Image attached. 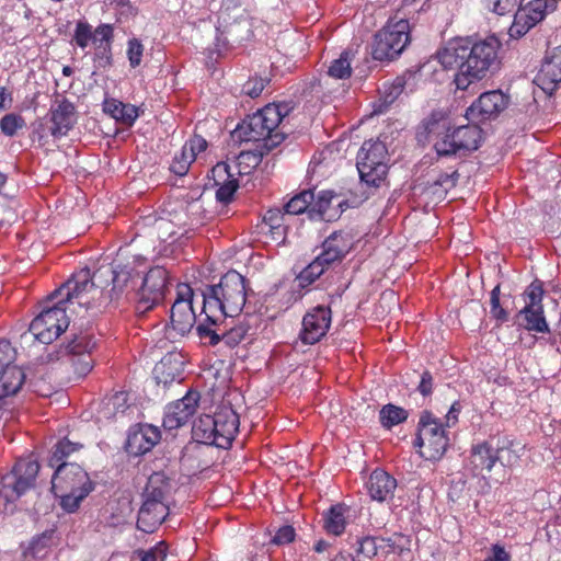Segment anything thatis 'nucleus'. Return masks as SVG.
Wrapping results in <instances>:
<instances>
[{
  "instance_id": "nucleus-36",
  "label": "nucleus",
  "mask_w": 561,
  "mask_h": 561,
  "mask_svg": "<svg viewBox=\"0 0 561 561\" xmlns=\"http://www.w3.org/2000/svg\"><path fill=\"white\" fill-rule=\"evenodd\" d=\"M380 423L386 428H391L403 423L408 419V412L394 404H386L379 412Z\"/></svg>"
},
{
  "instance_id": "nucleus-8",
  "label": "nucleus",
  "mask_w": 561,
  "mask_h": 561,
  "mask_svg": "<svg viewBox=\"0 0 561 561\" xmlns=\"http://www.w3.org/2000/svg\"><path fill=\"white\" fill-rule=\"evenodd\" d=\"M257 163V156L251 152H241L232 161L217 163L211 169L215 185L218 187L217 199L225 204L229 203L239 186L236 175L249 174Z\"/></svg>"
},
{
  "instance_id": "nucleus-23",
  "label": "nucleus",
  "mask_w": 561,
  "mask_h": 561,
  "mask_svg": "<svg viewBox=\"0 0 561 561\" xmlns=\"http://www.w3.org/2000/svg\"><path fill=\"white\" fill-rule=\"evenodd\" d=\"M50 114V134L55 138L66 136L77 122V115L73 104L66 100L56 101L49 110Z\"/></svg>"
},
{
  "instance_id": "nucleus-12",
  "label": "nucleus",
  "mask_w": 561,
  "mask_h": 561,
  "mask_svg": "<svg viewBox=\"0 0 561 561\" xmlns=\"http://www.w3.org/2000/svg\"><path fill=\"white\" fill-rule=\"evenodd\" d=\"M410 39V24L405 19H390L375 35L373 57L377 60L392 59L404 49Z\"/></svg>"
},
{
  "instance_id": "nucleus-1",
  "label": "nucleus",
  "mask_w": 561,
  "mask_h": 561,
  "mask_svg": "<svg viewBox=\"0 0 561 561\" xmlns=\"http://www.w3.org/2000/svg\"><path fill=\"white\" fill-rule=\"evenodd\" d=\"M101 293L90 280V270L82 268L75 273L67 283L49 295V299H58L51 307L45 308L30 324L34 339L43 344L54 342L69 327L66 305L77 304L91 309L95 295Z\"/></svg>"
},
{
  "instance_id": "nucleus-15",
  "label": "nucleus",
  "mask_w": 561,
  "mask_h": 561,
  "mask_svg": "<svg viewBox=\"0 0 561 561\" xmlns=\"http://www.w3.org/2000/svg\"><path fill=\"white\" fill-rule=\"evenodd\" d=\"M286 113V106L268 104L249 116L244 126L248 129L244 131L245 139L248 141H257L268 137L279 125Z\"/></svg>"
},
{
  "instance_id": "nucleus-18",
  "label": "nucleus",
  "mask_w": 561,
  "mask_h": 561,
  "mask_svg": "<svg viewBox=\"0 0 561 561\" xmlns=\"http://www.w3.org/2000/svg\"><path fill=\"white\" fill-rule=\"evenodd\" d=\"M331 309L324 306H317L310 309L302 319V328L299 339L304 344L319 342L328 332L331 325Z\"/></svg>"
},
{
  "instance_id": "nucleus-54",
  "label": "nucleus",
  "mask_w": 561,
  "mask_h": 561,
  "mask_svg": "<svg viewBox=\"0 0 561 561\" xmlns=\"http://www.w3.org/2000/svg\"><path fill=\"white\" fill-rule=\"evenodd\" d=\"M512 556L501 543H493L482 561H511Z\"/></svg>"
},
{
  "instance_id": "nucleus-58",
  "label": "nucleus",
  "mask_w": 561,
  "mask_h": 561,
  "mask_svg": "<svg viewBox=\"0 0 561 561\" xmlns=\"http://www.w3.org/2000/svg\"><path fill=\"white\" fill-rule=\"evenodd\" d=\"M113 37V28L108 24H102L98 26L93 34V42L96 43L98 41L110 43Z\"/></svg>"
},
{
  "instance_id": "nucleus-59",
  "label": "nucleus",
  "mask_w": 561,
  "mask_h": 561,
  "mask_svg": "<svg viewBox=\"0 0 561 561\" xmlns=\"http://www.w3.org/2000/svg\"><path fill=\"white\" fill-rule=\"evenodd\" d=\"M247 333L243 327L231 328L227 333H222L228 344H238L241 342Z\"/></svg>"
},
{
  "instance_id": "nucleus-20",
  "label": "nucleus",
  "mask_w": 561,
  "mask_h": 561,
  "mask_svg": "<svg viewBox=\"0 0 561 561\" xmlns=\"http://www.w3.org/2000/svg\"><path fill=\"white\" fill-rule=\"evenodd\" d=\"M425 129L431 141H433L434 149L438 156H451L457 152H443L437 147L439 142L444 141L446 145H457L454 131L450 127L448 116L443 112H433L425 122Z\"/></svg>"
},
{
  "instance_id": "nucleus-48",
  "label": "nucleus",
  "mask_w": 561,
  "mask_h": 561,
  "mask_svg": "<svg viewBox=\"0 0 561 561\" xmlns=\"http://www.w3.org/2000/svg\"><path fill=\"white\" fill-rule=\"evenodd\" d=\"M523 0H488L489 8L499 15L514 12Z\"/></svg>"
},
{
  "instance_id": "nucleus-56",
  "label": "nucleus",
  "mask_w": 561,
  "mask_h": 561,
  "mask_svg": "<svg viewBox=\"0 0 561 561\" xmlns=\"http://www.w3.org/2000/svg\"><path fill=\"white\" fill-rule=\"evenodd\" d=\"M165 557L167 547L163 542H159L144 553L141 561H164Z\"/></svg>"
},
{
  "instance_id": "nucleus-41",
  "label": "nucleus",
  "mask_w": 561,
  "mask_h": 561,
  "mask_svg": "<svg viewBox=\"0 0 561 561\" xmlns=\"http://www.w3.org/2000/svg\"><path fill=\"white\" fill-rule=\"evenodd\" d=\"M95 342L89 333H81L75 336L67 345L68 353L71 355L91 354Z\"/></svg>"
},
{
  "instance_id": "nucleus-34",
  "label": "nucleus",
  "mask_w": 561,
  "mask_h": 561,
  "mask_svg": "<svg viewBox=\"0 0 561 561\" xmlns=\"http://www.w3.org/2000/svg\"><path fill=\"white\" fill-rule=\"evenodd\" d=\"M357 545L356 553L366 559H371L383 548L390 547V539L366 536L359 539Z\"/></svg>"
},
{
  "instance_id": "nucleus-10",
  "label": "nucleus",
  "mask_w": 561,
  "mask_h": 561,
  "mask_svg": "<svg viewBox=\"0 0 561 561\" xmlns=\"http://www.w3.org/2000/svg\"><path fill=\"white\" fill-rule=\"evenodd\" d=\"M449 438L442 422L431 412H422L414 446L426 460H438L445 454Z\"/></svg>"
},
{
  "instance_id": "nucleus-57",
  "label": "nucleus",
  "mask_w": 561,
  "mask_h": 561,
  "mask_svg": "<svg viewBox=\"0 0 561 561\" xmlns=\"http://www.w3.org/2000/svg\"><path fill=\"white\" fill-rule=\"evenodd\" d=\"M295 539V529L293 526H289V525H286V526H283L280 527L274 538H273V542L276 543V545H285V543H289L291 542L293 540Z\"/></svg>"
},
{
  "instance_id": "nucleus-63",
  "label": "nucleus",
  "mask_w": 561,
  "mask_h": 561,
  "mask_svg": "<svg viewBox=\"0 0 561 561\" xmlns=\"http://www.w3.org/2000/svg\"><path fill=\"white\" fill-rule=\"evenodd\" d=\"M456 405L457 403H454L446 415V425L448 427L454 425L458 420L459 409H457Z\"/></svg>"
},
{
  "instance_id": "nucleus-50",
  "label": "nucleus",
  "mask_w": 561,
  "mask_h": 561,
  "mask_svg": "<svg viewBox=\"0 0 561 561\" xmlns=\"http://www.w3.org/2000/svg\"><path fill=\"white\" fill-rule=\"evenodd\" d=\"M207 148V141L201 136H193L182 147L187 156H193V161L196 160L199 153L204 152Z\"/></svg>"
},
{
  "instance_id": "nucleus-25",
  "label": "nucleus",
  "mask_w": 561,
  "mask_h": 561,
  "mask_svg": "<svg viewBox=\"0 0 561 561\" xmlns=\"http://www.w3.org/2000/svg\"><path fill=\"white\" fill-rule=\"evenodd\" d=\"M353 245L354 237L350 232L335 231L322 243V252L319 256L330 265L335 261L342 260Z\"/></svg>"
},
{
  "instance_id": "nucleus-43",
  "label": "nucleus",
  "mask_w": 561,
  "mask_h": 561,
  "mask_svg": "<svg viewBox=\"0 0 561 561\" xmlns=\"http://www.w3.org/2000/svg\"><path fill=\"white\" fill-rule=\"evenodd\" d=\"M24 126L25 121L19 114L10 113L0 119V129L5 136L9 137L14 136L18 130L22 129Z\"/></svg>"
},
{
  "instance_id": "nucleus-3",
  "label": "nucleus",
  "mask_w": 561,
  "mask_h": 561,
  "mask_svg": "<svg viewBox=\"0 0 561 561\" xmlns=\"http://www.w3.org/2000/svg\"><path fill=\"white\" fill-rule=\"evenodd\" d=\"M247 301L245 279L236 272H227L217 285L208 286L202 294L205 322L217 325L226 317L238 316Z\"/></svg>"
},
{
  "instance_id": "nucleus-13",
  "label": "nucleus",
  "mask_w": 561,
  "mask_h": 561,
  "mask_svg": "<svg viewBox=\"0 0 561 561\" xmlns=\"http://www.w3.org/2000/svg\"><path fill=\"white\" fill-rule=\"evenodd\" d=\"M39 465L31 458L20 459L12 471L0 479V497L7 503L16 501L30 490L38 473Z\"/></svg>"
},
{
  "instance_id": "nucleus-62",
  "label": "nucleus",
  "mask_w": 561,
  "mask_h": 561,
  "mask_svg": "<svg viewBox=\"0 0 561 561\" xmlns=\"http://www.w3.org/2000/svg\"><path fill=\"white\" fill-rule=\"evenodd\" d=\"M12 101L11 94L5 87H0V111L10 106Z\"/></svg>"
},
{
  "instance_id": "nucleus-37",
  "label": "nucleus",
  "mask_w": 561,
  "mask_h": 561,
  "mask_svg": "<svg viewBox=\"0 0 561 561\" xmlns=\"http://www.w3.org/2000/svg\"><path fill=\"white\" fill-rule=\"evenodd\" d=\"M128 408V396L124 391L114 393L103 402V414L106 417H115L123 414Z\"/></svg>"
},
{
  "instance_id": "nucleus-6",
  "label": "nucleus",
  "mask_w": 561,
  "mask_h": 561,
  "mask_svg": "<svg viewBox=\"0 0 561 561\" xmlns=\"http://www.w3.org/2000/svg\"><path fill=\"white\" fill-rule=\"evenodd\" d=\"M194 291L187 284H179L176 287V297L171 307L170 320L174 331L180 335L188 333L197 322V332L201 337H210L211 344H217L220 340V333L215 325L205 322L203 310L197 316L193 307Z\"/></svg>"
},
{
  "instance_id": "nucleus-7",
  "label": "nucleus",
  "mask_w": 561,
  "mask_h": 561,
  "mask_svg": "<svg viewBox=\"0 0 561 561\" xmlns=\"http://www.w3.org/2000/svg\"><path fill=\"white\" fill-rule=\"evenodd\" d=\"M239 428V416L230 407L214 415H203L194 423L192 434L197 443L228 448Z\"/></svg>"
},
{
  "instance_id": "nucleus-42",
  "label": "nucleus",
  "mask_w": 561,
  "mask_h": 561,
  "mask_svg": "<svg viewBox=\"0 0 561 561\" xmlns=\"http://www.w3.org/2000/svg\"><path fill=\"white\" fill-rule=\"evenodd\" d=\"M328 75L334 79H347L352 75L350 54L344 51L333 60L328 69Z\"/></svg>"
},
{
  "instance_id": "nucleus-29",
  "label": "nucleus",
  "mask_w": 561,
  "mask_h": 561,
  "mask_svg": "<svg viewBox=\"0 0 561 561\" xmlns=\"http://www.w3.org/2000/svg\"><path fill=\"white\" fill-rule=\"evenodd\" d=\"M25 381V374L13 363L3 365L0 369V400L15 394Z\"/></svg>"
},
{
  "instance_id": "nucleus-14",
  "label": "nucleus",
  "mask_w": 561,
  "mask_h": 561,
  "mask_svg": "<svg viewBox=\"0 0 561 561\" xmlns=\"http://www.w3.org/2000/svg\"><path fill=\"white\" fill-rule=\"evenodd\" d=\"M543 295L545 290L539 280L533 282L523 293L525 306L519 310V316L524 320V329L529 332H550L542 304Z\"/></svg>"
},
{
  "instance_id": "nucleus-53",
  "label": "nucleus",
  "mask_w": 561,
  "mask_h": 561,
  "mask_svg": "<svg viewBox=\"0 0 561 561\" xmlns=\"http://www.w3.org/2000/svg\"><path fill=\"white\" fill-rule=\"evenodd\" d=\"M286 216L288 215L285 210L283 211L279 208H271L265 213L263 221L268 228H274L286 225Z\"/></svg>"
},
{
  "instance_id": "nucleus-33",
  "label": "nucleus",
  "mask_w": 561,
  "mask_h": 561,
  "mask_svg": "<svg viewBox=\"0 0 561 561\" xmlns=\"http://www.w3.org/2000/svg\"><path fill=\"white\" fill-rule=\"evenodd\" d=\"M329 267V264L318 255L297 276V284L300 288H307L313 284Z\"/></svg>"
},
{
  "instance_id": "nucleus-35",
  "label": "nucleus",
  "mask_w": 561,
  "mask_h": 561,
  "mask_svg": "<svg viewBox=\"0 0 561 561\" xmlns=\"http://www.w3.org/2000/svg\"><path fill=\"white\" fill-rule=\"evenodd\" d=\"M344 507L341 505L332 506L324 516V528L334 536L341 535L345 529Z\"/></svg>"
},
{
  "instance_id": "nucleus-9",
  "label": "nucleus",
  "mask_w": 561,
  "mask_h": 561,
  "mask_svg": "<svg viewBox=\"0 0 561 561\" xmlns=\"http://www.w3.org/2000/svg\"><path fill=\"white\" fill-rule=\"evenodd\" d=\"M90 280L101 293L95 295L92 308L104 305L107 299H118L122 295L133 288L134 277L131 270L126 266H102L93 275L90 274Z\"/></svg>"
},
{
  "instance_id": "nucleus-32",
  "label": "nucleus",
  "mask_w": 561,
  "mask_h": 561,
  "mask_svg": "<svg viewBox=\"0 0 561 561\" xmlns=\"http://www.w3.org/2000/svg\"><path fill=\"white\" fill-rule=\"evenodd\" d=\"M536 24L537 21L527 12L526 8L519 7L515 12L514 21L508 30V34L512 38H520Z\"/></svg>"
},
{
  "instance_id": "nucleus-38",
  "label": "nucleus",
  "mask_w": 561,
  "mask_h": 561,
  "mask_svg": "<svg viewBox=\"0 0 561 561\" xmlns=\"http://www.w3.org/2000/svg\"><path fill=\"white\" fill-rule=\"evenodd\" d=\"M314 199L311 191H302L295 195L285 206L284 209L287 215H299L305 213Z\"/></svg>"
},
{
  "instance_id": "nucleus-60",
  "label": "nucleus",
  "mask_w": 561,
  "mask_h": 561,
  "mask_svg": "<svg viewBox=\"0 0 561 561\" xmlns=\"http://www.w3.org/2000/svg\"><path fill=\"white\" fill-rule=\"evenodd\" d=\"M433 379L430 373H424L419 385V390L423 396H428L432 392Z\"/></svg>"
},
{
  "instance_id": "nucleus-24",
  "label": "nucleus",
  "mask_w": 561,
  "mask_h": 561,
  "mask_svg": "<svg viewBox=\"0 0 561 561\" xmlns=\"http://www.w3.org/2000/svg\"><path fill=\"white\" fill-rule=\"evenodd\" d=\"M160 440L158 427L145 424L129 432L126 440V450L138 456L150 451Z\"/></svg>"
},
{
  "instance_id": "nucleus-44",
  "label": "nucleus",
  "mask_w": 561,
  "mask_h": 561,
  "mask_svg": "<svg viewBox=\"0 0 561 561\" xmlns=\"http://www.w3.org/2000/svg\"><path fill=\"white\" fill-rule=\"evenodd\" d=\"M336 197L337 196L331 191L319 192L317 199L311 206V211H317L322 218H324L333 199Z\"/></svg>"
},
{
  "instance_id": "nucleus-11",
  "label": "nucleus",
  "mask_w": 561,
  "mask_h": 561,
  "mask_svg": "<svg viewBox=\"0 0 561 561\" xmlns=\"http://www.w3.org/2000/svg\"><path fill=\"white\" fill-rule=\"evenodd\" d=\"M387 149L379 140H368L363 144L357 153V170L360 180L370 186H379L388 172Z\"/></svg>"
},
{
  "instance_id": "nucleus-4",
  "label": "nucleus",
  "mask_w": 561,
  "mask_h": 561,
  "mask_svg": "<svg viewBox=\"0 0 561 561\" xmlns=\"http://www.w3.org/2000/svg\"><path fill=\"white\" fill-rule=\"evenodd\" d=\"M51 490L60 499V506L68 513L76 512L92 492L93 483L88 472L77 463L62 462L51 479Z\"/></svg>"
},
{
  "instance_id": "nucleus-5",
  "label": "nucleus",
  "mask_w": 561,
  "mask_h": 561,
  "mask_svg": "<svg viewBox=\"0 0 561 561\" xmlns=\"http://www.w3.org/2000/svg\"><path fill=\"white\" fill-rule=\"evenodd\" d=\"M170 490L171 484L164 473L154 472L149 477L138 512V529L151 534L162 524L169 514L167 496Z\"/></svg>"
},
{
  "instance_id": "nucleus-46",
  "label": "nucleus",
  "mask_w": 561,
  "mask_h": 561,
  "mask_svg": "<svg viewBox=\"0 0 561 561\" xmlns=\"http://www.w3.org/2000/svg\"><path fill=\"white\" fill-rule=\"evenodd\" d=\"M76 44L84 49L91 41H93V33L91 26L87 22H78L73 35Z\"/></svg>"
},
{
  "instance_id": "nucleus-39",
  "label": "nucleus",
  "mask_w": 561,
  "mask_h": 561,
  "mask_svg": "<svg viewBox=\"0 0 561 561\" xmlns=\"http://www.w3.org/2000/svg\"><path fill=\"white\" fill-rule=\"evenodd\" d=\"M82 446L77 443H72L69 439H62L59 440L55 449L53 451V455L49 458V466L51 468L58 467V465L65 462V459L70 456L72 453L79 450Z\"/></svg>"
},
{
  "instance_id": "nucleus-19",
  "label": "nucleus",
  "mask_w": 561,
  "mask_h": 561,
  "mask_svg": "<svg viewBox=\"0 0 561 561\" xmlns=\"http://www.w3.org/2000/svg\"><path fill=\"white\" fill-rule=\"evenodd\" d=\"M199 393L187 391L182 399L167 405L163 416L164 428L172 431L188 423L197 411Z\"/></svg>"
},
{
  "instance_id": "nucleus-31",
  "label": "nucleus",
  "mask_w": 561,
  "mask_h": 561,
  "mask_svg": "<svg viewBox=\"0 0 561 561\" xmlns=\"http://www.w3.org/2000/svg\"><path fill=\"white\" fill-rule=\"evenodd\" d=\"M104 111L114 119L126 125H133L139 116L138 108L135 105L125 104L115 99L104 102Z\"/></svg>"
},
{
  "instance_id": "nucleus-51",
  "label": "nucleus",
  "mask_w": 561,
  "mask_h": 561,
  "mask_svg": "<svg viewBox=\"0 0 561 561\" xmlns=\"http://www.w3.org/2000/svg\"><path fill=\"white\" fill-rule=\"evenodd\" d=\"M267 81L261 77L250 78L242 87V92L250 98H257L264 90Z\"/></svg>"
},
{
  "instance_id": "nucleus-49",
  "label": "nucleus",
  "mask_w": 561,
  "mask_h": 561,
  "mask_svg": "<svg viewBox=\"0 0 561 561\" xmlns=\"http://www.w3.org/2000/svg\"><path fill=\"white\" fill-rule=\"evenodd\" d=\"M192 162L193 156H187L186 151H183L182 149L180 154L174 157L170 170L176 175H185Z\"/></svg>"
},
{
  "instance_id": "nucleus-27",
  "label": "nucleus",
  "mask_w": 561,
  "mask_h": 561,
  "mask_svg": "<svg viewBox=\"0 0 561 561\" xmlns=\"http://www.w3.org/2000/svg\"><path fill=\"white\" fill-rule=\"evenodd\" d=\"M396 488L397 480L382 469L374 470L366 482L370 497L378 502L392 497Z\"/></svg>"
},
{
  "instance_id": "nucleus-16",
  "label": "nucleus",
  "mask_w": 561,
  "mask_h": 561,
  "mask_svg": "<svg viewBox=\"0 0 561 561\" xmlns=\"http://www.w3.org/2000/svg\"><path fill=\"white\" fill-rule=\"evenodd\" d=\"M169 279L168 271L161 266L150 268L137 291L138 309L147 311L163 300Z\"/></svg>"
},
{
  "instance_id": "nucleus-40",
  "label": "nucleus",
  "mask_w": 561,
  "mask_h": 561,
  "mask_svg": "<svg viewBox=\"0 0 561 561\" xmlns=\"http://www.w3.org/2000/svg\"><path fill=\"white\" fill-rule=\"evenodd\" d=\"M557 5L558 0H533L528 2L525 8L537 23H539L547 16V14L553 12L557 9Z\"/></svg>"
},
{
  "instance_id": "nucleus-47",
  "label": "nucleus",
  "mask_w": 561,
  "mask_h": 561,
  "mask_svg": "<svg viewBox=\"0 0 561 561\" xmlns=\"http://www.w3.org/2000/svg\"><path fill=\"white\" fill-rule=\"evenodd\" d=\"M144 55V45L137 38H130L127 43V58L131 68H137L141 64Z\"/></svg>"
},
{
  "instance_id": "nucleus-22",
  "label": "nucleus",
  "mask_w": 561,
  "mask_h": 561,
  "mask_svg": "<svg viewBox=\"0 0 561 561\" xmlns=\"http://www.w3.org/2000/svg\"><path fill=\"white\" fill-rule=\"evenodd\" d=\"M185 356L176 350L168 352L153 368V376L158 383L164 386L183 379Z\"/></svg>"
},
{
  "instance_id": "nucleus-2",
  "label": "nucleus",
  "mask_w": 561,
  "mask_h": 561,
  "mask_svg": "<svg viewBox=\"0 0 561 561\" xmlns=\"http://www.w3.org/2000/svg\"><path fill=\"white\" fill-rule=\"evenodd\" d=\"M500 42L495 36L473 42L469 37L449 41L438 51V60L446 69H457L454 82L459 90L483 79L497 60Z\"/></svg>"
},
{
  "instance_id": "nucleus-26",
  "label": "nucleus",
  "mask_w": 561,
  "mask_h": 561,
  "mask_svg": "<svg viewBox=\"0 0 561 561\" xmlns=\"http://www.w3.org/2000/svg\"><path fill=\"white\" fill-rule=\"evenodd\" d=\"M457 145H446L444 141L438 144V148L443 152H459L460 150H476L478 149L481 138L482 130L473 122L472 125L459 126L453 129Z\"/></svg>"
},
{
  "instance_id": "nucleus-52",
  "label": "nucleus",
  "mask_w": 561,
  "mask_h": 561,
  "mask_svg": "<svg viewBox=\"0 0 561 561\" xmlns=\"http://www.w3.org/2000/svg\"><path fill=\"white\" fill-rule=\"evenodd\" d=\"M72 366L78 376L83 377L87 376L91 369L93 368V359L91 355H72Z\"/></svg>"
},
{
  "instance_id": "nucleus-21",
  "label": "nucleus",
  "mask_w": 561,
  "mask_h": 561,
  "mask_svg": "<svg viewBox=\"0 0 561 561\" xmlns=\"http://www.w3.org/2000/svg\"><path fill=\"white\" fill-rule=\"evenodd\" d=\"M561 82V46L549 51L535 78V83L551 94Z\"/></svg>"
},
{
  "instance_id": "nucleus-61",
  "label": "nucleus",
  "mask_w": 561,
  "mask_h": 561,
  "mask_svg": "<svg viewBox=\"0 0 561 561\" xmlns=\"http://www.w3.org/2000/svg\"><path fill=\"white\" fill-rule=\"evenodd\" d=\"M268 229H270V233L272 236V239L274 241L283 242L285 240L286 230H287L286 225L274 227V228H268Z\"/></svg>"
},
{
  "instance_id": "nucleus-55",
  "label": "nucleus",
  "mask_w": 561,
  "mask_h": 561,
  "mask_svg": "<svg viewBox=\"0 0 561 561\" xmlns=\"http://www.w3.org/2000/svg\"><path fill=\"white\" fill-rule=\"evenodd\" d=\"M403 91V80L397 78L389 87L383 85L385 103H392Z\"/></svg>"
},
{
  "instance_id": "nucleus-45",
  "label": "nucleus",
  "mask_w": 561,
  "mask_h": 561,
  "mask_svg": "<svg viewBox=\"0 0 561 561\" xmlns=\"http://www.w3.org/2000/svg\"><path fill=\"white\" fill-rule=\"evenodd\" d=\"M490 305H491L490 313H491L492 318H494L500 323L507 321L508 313L500 304V286H495L492 289Z\"/></svg>"
},
{
  "instance_id": "nucleus-17",
  "label": "nucleus",
  "mask_w": 561,
  "mask_h": 561,
  "mask_svg": "<svg viewBox=\"0 0 561 561\" xmlns=\"http://www.w3.org/2000/svg\"><path fill=\"white\" fill-rule=\"evenodd\" d=\"M508 105V98L500 90L482 93L466 111V116L474 123L497 117Z\"/></svg>"
},
{
  "instance_id": "nucleus-28",
  "label": "nucleus",
  "mask_w": 561,
  "mask_h": 561,
  "mask_svg": "<svg viewBox=\"0 0 561 561\" xmlns=\"http://www.w3.org/2000/svg\"><path fill=\"white\" fill-rule=\"evenodd\" d=\"M496 461L495 450L490 443L484 442L472 446L469 465L476 476L482 474L483 471L490 472Z\"/></svg>"
},
{
  "instance_id": "nucleus-30",
  "label": "nucleus",
  "mask_w": 561,
  "mask_h": 561,
  "mask_svg": "<svg viewBox=\"0 0 561 561\" xmlns=\"http://www.w3.org/2000/svg\"><path fill=\"white\" fill-rule=\"evenodd\" d=\"M524 448V445L508 437L499 438L495 447L496 460L500 461L502 466L512 468L518 463Z\"/></svg>"
},
{
  "instance_id": "nucleus-64",
  "label": "nucleus",
  "mask_w": 561,
  "mask_h": 561,
  "mask_svg": "<svg viewBox=\"0 0 561 561\" xmlns=\"http://www.w3.org/2000/svg\"><path fill=\"white\" fill-rule=\"evenodd\" d=\"M329 547V543L325 540H318L314 545V550L319 553L325 551Z\"/></svg>"
}]
</instances>
